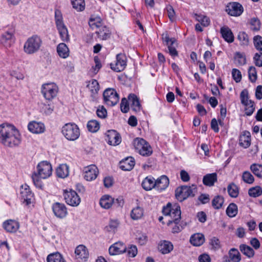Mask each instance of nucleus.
<instances>
[{
  "instance_id": "obj_13",
  "label": "nucleus",
  "mask_w": 262,
  "mask_h": 262,
  "mask_svg": "<svg viewBox=\"0 0 262 262\" xmlns=\"http://www.w3.org/2000/svg\"><path fill=\"white\" fill-rule=\"evenodd\" d=\"M84 178L86 181H91L95 180L98 176L99 171L95 165H90L83 169Z\"/></svg>"
},
{
  "instance_id": "obj_23",
  "label": "nucleus",
  "mask_w": 262,
  "mask_h": 262,
  "mask_svg": "<svg viewBox=\"0 0 262 262\" xmlns=\"http://www.w3.org/2000/svg\"><path fill=\"white\" fill-rule=\"evenodd\" d=\"M135 164L134 159L132 157H128L120 162V167L123 170L129 171L133 168Z\"/></svg>"
},
{
  "instance_id": "obj_18",
  "label": "nucleus",
  "mask_w": 262,
  "mask_h": 262,
  "mask_svg": "<svg viewBox=\"0 0 262 262\" xmlns=\"http://www.w3.org/2000/svg\"><path fill=\"white\" fill-rule=\"evenodd\" d=\"M3 226L7 232L14 233L19 229V224L14 220H9L3 223Z\"/></svg>"
},
{
  "instance_id": "obj_33",
  "label": "nucleus",
  "mask_w": 262,
  "mask_h": 262,
  "mask_svg": "<svg viewBox=\"0 0 262 262\" xmlns=\"http://www.w3.org/2000/svg\"><path fill=\"white\" fill-rule=\"evenodd\" d=\"M130 217L134 220H138L141 219L144 215V210L140 206H137L133 208L130 212Z\"/></svg>"
},
{
  "instance_id": "obj_15",
  "label": "nucleus",
  "mask_w": 262,
  "mask_h": 262,
  "mask_svg": "<svg viewBox=\"0 0 262 262\" xmlns=\"http://www.w3.org/2000/svg\"><path fill=\"white\" fill-rule=\"evenodd\" d=\"M106 135L107 137L106 140L110 145L116 146L121 143V137L116 130H108Z\"/></svg>"
},
{
  "instance_id": "obj_42",
  "label": "nucleus",
  "mask_w": 262,
  "mask_h": 262,
  "mask_svg": "<svg viewBox=\"0 0 262 262\" xmlns=\"http://www.w3.org/2000/svg\"><path fill=\"white\" fill-rule=\"evenodd\" d=\"M229 195L232 198H237L239 194L238 187L234 183L230 184L227 187Z\"/></svg>"
},
{
  "instance_id": "obj_9",
  "label": "nucleus",
  "mask_w": 262,
  "mask_h": 262,
  "mask_svg": "<svg viewBox=\"0 0 262 262\" xmlns=\"http://www.w3.org/2000/svg\"><path fill=\"white\" fill-rule=\"evenodd\" d=\"M103 98L107 105L114 106L119 101V97L115 90L112 88L106 89L103 92Z\"/></svg>"
},
{
  "instance_id": "obj_30",
  "label": "nucleus",
  "mask_w": 262,
  "mask_h": 262,
  "mask_svg": "<svg viewBox=\"0 0 262 262\" xmlns=\"http://www.w3.org/2000/svg\"><path fill=\"white\" fill-rule=\"evenodd\" d=\"M98 38L102 40H106L110 37L111 33L109 29L104 26H102L96 31Z\"/></svg>"
},
{
  "instance_id": "obj_39",
  "label": "nucleus",
  "mask_w": 262,
  "mask_h": 262,
  "mask_svg": "<svg viewBox=\"0 0 262 262\" xmlns=\"http://www.w3.org/2000/svg\"><path fill=\"white\" fill-rule=\"evenodd\" d=\"M239 249L243 254L249 258L252 257L254 255V251L249 246L245 244H242L239 246Z\"/></svg>"
},
{
  "instance_id": "obj_22",
  "label": "nucleus",
  "mask_w": 262,
  "mask_h": 262,
  "mask_svg": "<svg viewBox=\"0 0 262 262\" xmlns=\"http://www.w3.org/2000/svg\"><path fill=\"white\" fill-rule=\"evenodd\" d=\"M239 144L240 146L246 148L251 144V135L248 131H244L239 137Z\"/></svg>"
},
{
  "instance_id": "obj_5",
  "label": "nucleus",
  "mask_w": 262,
  "mask_h": 262,
  "mask_svg": "<svg viewBox=\"0 0 262 262\" xmlns=\"http://www.w3.org/2000/svg\"><path fill=\"white\" fill-rule=\"evenodd\" d=\"M197 191L196 186L192 185L191 186H183L176 190V197L178 200L182 202L188 197H193Z\"/></svg>"
},
{
  "instance_id": "obj_4",
  "label": "nucleus",
  "mask_w": 262,
  "mask_h": 262,
  "mask_svg": "<svg viewBox=\"0 0 262 262\" xmlns=\"http://www.w3.org/2000/svg\"><path fill=\"white\" fill-rule=\"evenodd\" d=\"M42 41L37 35L29 37L24 46V52L27 54H32L38 51L41 47Z\"/></svg>"
},
{
  "instance_id": "obj_45",
  "label": "nucleus",
  "mask_w": 262,
  "mask_h": 262,
  "mask_svg": "<svg viewBox=\"0 0 262 262\" xmlns=\"http://www.w3.org/2000/svg\"><path fill=\"white\" fill-rule=\"evenodd\" d=\"M87 87L92 94H96L99 90V85L96 80L93 79L89 81Z\"/></svg>"
},
{
  "instance_id": "obj_46",
  "label": "nucleus",
  "mask_w": 262,
  "mask_h": 262,
  "mask_svg": "<svg viewBox=\"0 0 262 262\" xmlns=\"http://www.w3.org/2000/svg\"><path fill=\"white\" fill-rule=\"evenodd\" d=\"M195 19L200 22L204 27H207L210 24V19L206 16L201 15V14H195Z\"/></svg>"
},
{
  "instance_id": "obj_31",
  "label": "nucleus",
  "mask_w": 262,
  "mask_h": 262,
  "mask_svg": "<svg viewBox=\"0 0 262 262\" xmlns=\"http://www.w3.org/2000/svg\"><path fill=\"white\" fill-rule=\"evenodd\" d=\"M190 242L194 246H200L205 242L204 236L201 233L194 234L190 237Z\"/></svg>"
},
{
  "instance_id": "obj_12",
  "label": "nucleus",
  "mask_w": 262,
  "mask_h": 262,
  "mask_svg": "<svg viewBox=\"0 0 262 262\" xmlns=\"http://www.w3.org/2000/svg\"><path fill=\"white\" fill-rule=\"evenodd\" d=\"M111 69L117 72L122 71L126 66V57L123 54H118L115 63H111Z\"/></svg>"
},
{
  "instance_id": "obj_19",
  "label": "nucleus",
  "mask_w": 262,
  "mask_h": 262,
  "mask_svg": "<svg viewBox=\"0 0 262 262\" xmlns=\"http://www.w3.org/2000/svg\"><path fill=\"white\" fill-rule=\"evenodd\" d=\"M52 208L55 215L58 217H64L67 214V208L63 204L56 203L53 205Z\"/></svg>"
},
{
  "instance_id": "obj_57",
  "label": "nucleus",
  "mask_w": 262,
  "mask_h": 262,
  "mask_svg": "<svg viewBox=\"0 0 262 262\" xmlns=\"http://www.w3.org/2000/svg\"><path fill=\"white\" fill-rule=\"evenodd\" d=\"M55 17L56 27H60L64 25L63 21L62 16L61 13L59 10H56L55 12Z\"/></svg>"
},
{
  "instance_id": "obj_40",
  "label": "nucleus",
  "mask_w": 262,
  "mask_h": 262,
  "mask_svg": "<svg viewBox=\"0 0 262 262\" xmlns=\"http://www.w3.org/2000/svg\"><path fill=\"white\" fill-rule=\"evenodd\" d=\"M47 260V262H65L62 255L58 252L49 254Z\"/></svg>"
},
{
  "instance_id": "obj_11",
  "label": "nucleus",
  "mask_w": 262,
  "mask_h": 262,
  "mask_svg": "<svg viewBox=\"0 0 262 262\" xmlns=\"http://www.w3.org/2000/svg\"><path fill=\"white\" fill-rule=\"evenodd\" d=\"M226 11L231 16H239L243 13L244 8L239 3L230 2L227 5Z\"/></svg>"
},
{
  "instance_id": "obj_29",
  "label": "nucleus",
  "mask_w": 262,
  "mask_h": 262,
  "mask_svg": "<svg viewBox=\"0 0 262 262\" xmlns=\"http://www.w3.org/2000/svg\"><path fill=\"white\" fill-rule=\"evenodd\" d=\"M114 202V199L112 196L105 195L101 198L99 204L101 207L104 209H109Z\"/></svg>"
},
{
  "instance_id": "obj_60",
  "label": "nucleus",
  "mask_w": 262,
  "mask_h": 262,
  "mask_svg": "<svg viewBox=\"0 0 262 262\" xmlns=\"http://www.w3.org/2000/svg\"><path fill=\"white\" fill-rule=\"evenodd\" d=\"M253 59L256 66L262 67V52L255 53Z\"/></svg>"
},
{
  "instance_id": "obj_14",
  "label": "nucleus",
  "mask_w": 262,
  "mask_h": 262,
  "mask_svg": "<svg viewBox=\"0 0 262 262\" xmlns=\"http://www.w3.org/2000/svg\"><path fill=\"white\" fill-rule=\"evenodd\" d=\"M162 39L168 46L169 53L172 56H177L178 52L176 50V47L173 46L174 43L176 41V39L174 38H170L167 33H165L162 34Z\"/></svg>"
},
{
  "instance_id": "obj_51",
  "label": "nucleus",
  "mask_w": 262,
  "mask_h": 262,
  "mask_svg": "<svg viewBox=\"0 0 262 262\" xmlns=\"http://www.w3.org/2000/svg\"><path fill=\"white\" fill-rule=\"evenodd\" d=\"M119 225L118 220L113 219L110 221L109 225L106 227V230L109 232H115Z\"/></svg>"
},
{
  "instance_id": "obj_37",
  "label": "nucleus",
  "mask_w": 262,
  "mask_h": 262,
  "mask_svg": "<svg viewBox=\"0 0 262 262\" xmlns=\"http://www.w3.org/2000/svg\"><path fill=\"white\" fill-rule=\"evenodd\" d=\"M60 38L63 41H68L70 40L69 35L66 26L63 25L57 27Z\"/></svg>"
},
{
  "instance_id": "obj_10",
  "label": "nucleus",
  "mask_w": 262,
  "mask_h": 262,
  "mask_svg": "<svg viewBox=\"0 0 262 262\" xmlns=\"http://www.w3.org/2000/svg\"><path fill=\"white\" fill-rule=\"evenodd\" d=\"M63 196L66 202L72 206H77L81 202L79 196L76 191L72 190H64Z\"/></svg>"
},
{
  "instance_id": "obj_24",
  "label": "nucleus",
  "mask_w": 262,
  "mask_h": 262,
  "mask_svg": "<svg viewBox=\"0 0 262 262\" xmlns=\"http://www.w3.org/2000/svg\"><path fill=\"white\" fill-rule=\"evenodd\" d=\"M1 43L5 47H10L14 42V35L12 32L7 31L2 35Z\"/></svg>"
},
{
  "instance_id": "obj_8",
  "label": "nucleus",
  "mask_w": 262,
  "mask_h": 262,
  "mask_svg": "<svg viewBox=\"0 0 262 262\" xmlns=\"http://www.w3.org/2000/svg\"><path fill=\"white\" fill-rule=\"evenodd\" d=\"M58 91V86L53 82L45 83L41 86V93L48 100L54 99L57 96Z\"/></svg>"
},
{
  "instance_id": "obj_25",
  "label": "nucleus",
  "mask_w": 262,
  "mask_h": 262,
  "mask_svg": "<svg viewBox=\"0 0 262 262\" xmlns=\"http://www.w3.org/2000/svg\"><path fill=\"white\" fill-rule=\"evenodd\" d=\"M221 34L223 38L227 42L231 43L234 41V36L231 29L227 27L224 26L221 28Z\"/></svg>"
},
{
  "instance_id": "obj_35",
  "label": "nucleus",
  "mask_w": 262,
  "mask_h": 262,
  "mask_svg": "<svg viewBox=\"0 0 262 262\" xmlns=\"http://www.w3.org/2000/svg\"><path fill=\"white\" fill-rule=\"evenodd\" d=\"M159 249L163 254H167L173 249V245L169 242L164 241L159 246Z\"/></svg>"
},
{
  "instance_id": "obj_49",
  "label": "nucleus",
  "mask_w": 262,
  "mask_h": 262,
  "mask_svg": "<svg viewBox=\"0 0 262 262\" xmlns=\"http://www.w3.org/2000/svg\"><path fill=\"white\" fill-rule=\"evenodd\" d=\"M71 2L73 8L78 11H83L85 8L84 0H71Z\"/></svg>"
},
{
  "instance_id": "obj_17",
  "label": "nucleus",
  "mask_w": 262,
  "mask_h": 262,
  "mask_svg": "<svg viewBox=\"0 0 262 262\" xmlns=\"http://www.w3.org/2000/svg\"><path fill=\"white\" fill-rule=\"evenodd\" d=\"M20 194L21 199L26 203L27 205L31 204V199L33 196V194L28 186H22L20 188Z\"/></svg>"
},
{
  "instance_id": "obj_41",
  "label": "nucleus",
  "mask_w": 262,
  "mask_h": 262,
  "mask_svg": "<svg viewBox=\"0 0 262 262\" xmlns=\"http://www.w3.org/2000/svg\"><path fill=\"white\" fill-rule=\"evenodd\" d=\"M87 128L89 131L92 133H96L100 128L99 123L96 120H90L88 122Z\"/></svg>"
},
{
  "instance_id": "obj_27",
  "label": "nucleus",
  "mask_w": 262,
  "mask_h": 262,
  "mask_svg": "<svg viewBox=\"0 0 262 262\" xmlns=\"http://www.w3.org/2000/svg\"><path fill=\"white\" fill-rule=\"evenodd\" d=\"M217 181V174L216 173L207 174L204 176L203 183L207 186H212Z\"/></svg>"
},
{
  "instance_id": "obj_63",
  "label": "nucleus",
  "mask_w": 262,
  "mask_h": 262,
  "mask_svg": "<svg viewBox=\"0 0 262 262\" xmlns=\"http://www.w3.org/2000/svg\"><path fill=\"white\" fill-rule=\"evenodd\" d=\"M235 58L237 60L238 63L240 65H243L246 63V59L245 56L239 52H236L235 53Z\"/></svg>"
},
{
  "instance_id": "obj_34",
  "label": "nucleus",
  "mask_w": 262,
  "mask_h": 262,
  "mask_svg": "<svg viewBox=\"0 0 262 262\" xmlns=\"http://www.w3.org/2000/svg\"><path fill=\"white\" fill-rule=\"evenodd\" d=\"M69 173V166L67 164H61L56 169V174L59 178H65L68 176Z\"/></svg>"
},
{
  "instance_id": "obj_28",
  "label": "nucleus",
  "mask_w": 262,
  "mask_h": 262,
  "mask_svg": "<svg viewBox=\"0 0 262 262\" xmlns=\"http://www.w3.org/2000/svg\"><path fill=\"white\" fill-rule=\"evenodd\" d=\"M128 101L131 108L135 112H138L141 109V105L137 97L134 94L128 96Z\"/></svg>"
},
{
  "instance_id": "obj_1",
  "label": "nucleus",
  "mask_w": 262,
  "mask_h": 262,
  "mask_svg": "<svg viewBox=\"0 0 262 262\" xmlns=\"http://www.w3.org/2000/svg\"><path fill=\"white\" fill-rule=\"evenodd\" d=\"M21 142L19 131L13 125L3 123L0 125V143L5 146H17Z\"/></svg>"
},
{
  "instance_id": "obj_44",
  "label": "nucleus",
  "mask_w": 262,
  "mask_h": 262,
  "mask_svg": "<svg viewBox=\"0 0 262 262\" xmlns=\"http://www.w3.org/2000/svg\"><path fill=\"white\" fill-rule=\"evenodd\" d=\"M224 198L221 195H216L212 201V205L215 209H220L224 203Z\"/></svg>"
},
{
  "instance_id": "obj_16",
  "label": "nucleus",
  "mask_w": 262,
  "mask_h": 262,
  "mask_svg": "<svg viewBox=\"0 0 262 262\" xmlns=\"http://www.w3.org/2000/svg\"><path fill=\"white\" fill-rule=\"evenodd\" d=\"M108 251L111 255L120 254L126 251V247L122 242H116L110 247Z\"/></svg>"
},
{
  "instance_id": "obj_32",
  "label": "nucleus",
  "mask_w": 262,
  "mask_h": 262,
  "mask_svg": "<svg viewBox=\"0 0 262 262\" xmlns=\"http://www.w3.org/2000/svg\"><path fill=\"white\" fill-rule=\"evenodd\" d=\"M57 52L61 58H66L69 56V49L64 43H60L58 45Z\"/></svg>"
},
{
  "instance_id": "obj_7",
  "label": "nucleus",
  "mask_w": 262,
  "mask_h": 262,
  "mask_svg": "<svg viewBox=\"0 0 262 262\" xmlns=\"http://www.w3.org/2000/svg\"><path fill=\"white\" fill-rule=\"evenodd\" d=\"M134 146L136 150L141 155L149 156L152 152V148L149 144L142 138H136L134 140Z\"/></svg>"
},
{
  "instance_id": "obj_21",
  "label": "nucleus",
  "mask_w": 262,
  "mask_h": 262,
  "mask_svg": "<svg viewBox=\"0 0 262 262\" xmlns=\"http://www.w3.org/2000/svg\"><path fill=\"white\" fill-rule=\"evenodd\" d=\"M169 183L168 177L166 176H162L155 181V189L159 191H163L168 187Z\"/></svg>"
},
{
  "instance_id": "obj_43",
  "label": "nucleus",
  "mask_w": 262,
  "mask_h": 262,
  "mask_svg": "<svg viewBox=\"0 0 262 262\" xmlns=\"http://www.w3.org/2000/svg\"><path fill=\"white\" fill-rule=\"evenodd\" d=\"M237 206L234 203L230 204L226 209V213L230 217L235 216L237 214Z\"/></svg>"
},
{
  "instance_id": "obj_47",
  "label": "nucleus",
  "mask_w": 262,
  "mask_h": 262,
  "mask_svg": "<svg viewBox=\"0 0 262 262\" xmlns=\"http://www.w3.org/2000/svg\"><path fill=\"white\" fill-rule=\"evenodd\" d=\"M229 255L230 259L233 262H239L241 259L240 253L236 249H231L229 252Z\"/></svg>"
},
{
  "instance_id": "obj_36",
  "label": "nucleus",
  "mask_w": 262,
  "mask_h": 262,
  "mask_svg": "<svg viewBox=\"0 0 262 262\" xmlns=\"http://www.w3.org/2000/svg\"><path fill=\"white\" fill-rule=\"evenodd\" d=\"M89 25L93 30H97L103 25L102 24V19L100 17H92L89 20Z\"/></svg>"
},
{
  "instance_id": "obj_20",
  "label": "nucleus",
  "mask_w": 262,
  "mask_h": 262,
  "mask_svg": "<svg viewBox=\"0 0 262 262\" xmlns=\"http://www.w3.org/2000/svg\"><path fill=\"white\" fill-rule=\"evenodd\" d=\"M76 257L79 260L85 261L89 256L87 248L83 245H79L75 249Z\"/></svg>"
},
{
  "instance_id": "obj_64",
  "label": "nucleus",
  "mask_w": 262,
  "mask_h": 262,
  "mask_svg": "<svg viewBox=\"0 0 262 262\" xmlns=\"http://www.w3.org/2000/svg\"><path fill=\"white\" fill-rule=\"evenodd\" d=\"M232 75L233 78L236 82H238L241 80L242 74L238 70L233 69L232 71Z\"/></svg>"
},
{
  "instance_id": "obj_6",
  "label": "nucleus",
  "mask_w": 262,
  "mask_h": 262,
  "mask_svg": "<svg viewBox=\"0 0 262 262\" xmlns=\"http://www.w3.org/2000/svg\"><path fill=\"white\" fill-rule=\"evenodd\" d=\"M62 133L64 137L68 140L75 141L80 136V130L75 123H67L62 128Z\"/></svg>"
},
{
  "instance_id": "obj_50",
  "label": "nucleus",
  "mask_w": 262,
  "mask_h": 262,
  "mask_svg": "<svg viewBox=\"0 0 262 262\" xmlns=\"http://www.w3.org/2000/svg\"><path fill=\"white\" fill-rule=\"evenodd\" d=\"M249 195L253 198H256L261 195L262 189L260 186H255L251 188L248 191Z\"/></svg>"
},
{
  "instance_id": "obj_52",
  "label": "nucleus",
  "mask_w": 262,
  "mask_h": 262,
  "mask_svg": "<svg viewBox=\"0 0 262 262\" xmlns=\"http://www.w3.org/2000/svg\"><path fill=\"white\" fill-rule=\"evenodd\" d=\"M237 39L239 40L240 43L243 46H247L249 44V38L248 35L244 32H239Z\"/></svg>"
},
{
  "instance_id": "obj_26",
  "label": "nucleus",
  "mask_w": 262,
  "mask_h": 262,
  "mask_svg": "<svg viewBox=\"0 0 262 262\" xmlns=\"http://www.w3.org/2000/svg\"><path fill=\"white\" fill-rule=\"evenodd\" d=\"M28 128L31 132L35 134L41 133L45 130V126L42 123L35 121L29 123Z\"/></svg>"
},
{
  "instance_id": "obj_54",
  "label": "nucleus",
  "mask_w": 262,
  "mask_h": 262,
  "mask_svg": "<svg viewBox=\"0 0 262 262\" xmlns=\"http://www.w3.org/2000/svg\"><path fill=\"white\" fill-rule=\"evenodd\" d=\"M253 43L255 48L259 51H262V37L256 35L253 38Z\"/></svg>"
},
{
  "instance_id": "obj_53",
  "label": "nucleus",
  "mask_w": 262,
  "mask_h": 262,
  "mask_svg": "<svg viewBox=\"0 0 262 262\" xmlns=\"http://www.w3.org/2000/svg\"><path fill=\"white\" fill-rule=\"evenodd\" d=\"M248 76L251 82H254L256 81L257 76V72L255 67L253 66L249 67L248 70Z\"/></svg>"
},
{
  "instance_id": "obj_48",
  "label": "nucleus",
  "mask_w": 262,
  "mask_h": 262,
  "mask_svg": "<svg viewBox=\"0 0 262 262\" xmlns=\"http://www.w3.org/2000/svg\"><path fill=\"white\" fill-rule=\"evenodd\" d=\"M252 172L258 178H262V165L253 164L250 166Z\"/></svg>"
},
{
  "instance_id": "obj_3",
  "label": "nucleus",
  "mask_w": 262,
  "mask_h": 262,
  "mask_svg": "<svg viewBox=\"0 0 262 262\" xmlns=\"http://www.w3.org/2000/svg\"><path fill=\"white\" fill-rule=\"evenodd\" d=\"M163 214L167 217V225L170 226L172 223H177L181 219L180 207L177 205L172 206L170 203H168L166 206L163 208Z\"/></svg>"
},
{
  "instance_id": "obj_59",
  "label": "nucleus",
  "mask_w": 262,
  "mask_h": 262,
  "mask_svg": "<svg viewBox=\"0 0 262 262\" xmlns=\"http://www.w3.org/2000/svg\"><path fill=\"white\" fill-rule=\"evenodd\" d=\"M166 10L169 19L171 21H174L176 18V13L173 7L170 5H168L166 7Z\"/></svg>"
},
{
  "instance_id": "obj_38",
  "label": "nucleus",
  "mask_w": 262,
  "mask_h": 262,
  "mask_svg": "<svg viewBox=\"0 0 262 262\" xmlns=\"http://www.w3.org/2000/svg\"><path fill=\"white\" fill-rule=\"evenodd\" d=\"M155 181L153 178L146 177L142 183V186L145 190H150L155 188Z\"/></svg>"
},
{
  "instance_id": "obj_58",
  "label": "nucleus",
  "mask_w": 262,
  "mask_h": 262,
  "mask_svg": "<svg viewBox=\"0 0 262 262\" xmlns=\"http://www.w3.org/2000/svg\"><path fill=\"white\" fill-rule=\"evenodd\" d=\"M240 99L241 101V103L244 105L249 102L252 101V100L249 99L248 97V92L247 90H243L240 94Z\"/></svg>"
},
{
  "instance_id": "obj_61",
  "label": "nucleus",
  "mask_w": 262,
  "mask_h": 262,
  "mask_svg": "<svg viewBox=\"0 0 262 262\" xmlns=\"http://www.w3.org/2000/svg\"><path fill=\"white\" fill-rule=\"evenodd\" d=\"M97 116L100 118H105L107 116L106 110L103 106H100L97 110Z\"/></svg>"
},
{
  "instance_id": "obj_2",
  "label": "nucleus",
  "mask_w": 262,
  "mask_h": 262,
  "mask_svg": "<svg viewBox=\"0 0 262 262\" xmlns=\"http://www.w3.org/2000/svg\"><path fill=\"white\" fill-rule=\"evenodd\" d=\"M52 173L51 164L47 161H42L37 166V170L32 175V179L35 186L40 189L43 188L42 179L50 177Z\"/></svg>"
},
{
  "instance_id": "obj_56",
  "label": "nucleus",
  "mask_w": 262,
  "mask_h": 262,
  "mask_svg": "<svg viewBox=\"0 0 262 262\" xmlns=\"http://www.w3.org/2000/svg\"><path fill=\"white\" fill-rule=\"evenodd\" d=\"M242 179L245 182L248 184H252L254 181V177L248 171L243 172Z\"/></svg>"
},
{
  "instance_id": "obj_62",
  "label": "nucleus",
  "mask_w": 262,
  "mask_h": 262,
  "mask_svg": "<svg viewBox=\"0 0 262 262\" xmlns=\"http://www.w3.org/2000/svg\"><path fill=\"white\" fill-rule=\"evenodd\" d=\"M121 110L123 113H127L129 110V104L127 100L123 98L121 100L120 104Z\"/></svg>"
},
{
  "instance_id": "obj_55",
  "label": "nucleus",
  "mask_w": 262,
  "mask_h": 262,
  "mask_svg": "<svg viewBox=\"0 0 262 262\" xmlns=\"http://www.w3.org/2000/svg\"><path fill=\"white\" fill-rule=\"evenodd\" d=\"M245 106V114L247 116L251 115L254 111L255 107H254V103L253 101L249 102L246 104H244Z\"/></svg>"
}]
</instances>
